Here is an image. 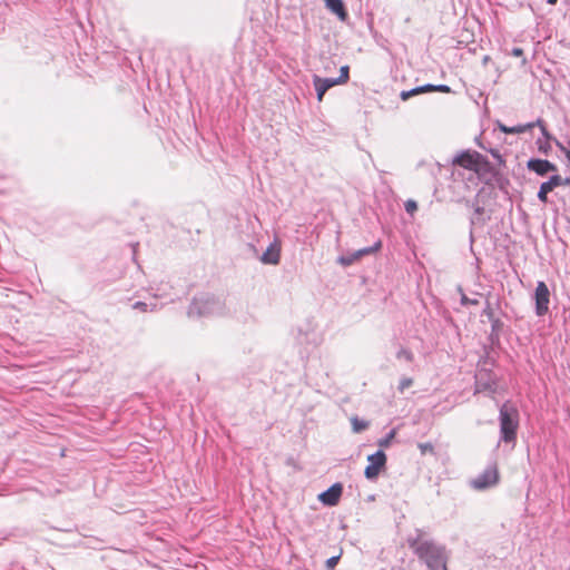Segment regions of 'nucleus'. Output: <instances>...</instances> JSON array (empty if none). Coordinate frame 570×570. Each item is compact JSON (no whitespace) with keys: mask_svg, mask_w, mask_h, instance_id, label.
<instances>
[{"mask_svg":"<svg viewBox=\"0 0 570 570\" xmlns=\"http://www.w3.org/2000/svg\"><path fill=\"white\" fill-rule=\"evenodd\" d=\"M407 544L430 570H449L445 547L431 540L424 531L416 530L414 535L407 538Z\"/></svg>","mask_w":570,"mask_h":570,"instance_id":"nucleus-1","label":"nucleus"},{"mask_svg":"<svg viewBox=\"0 0 570 570\" xmlns=\"http://www.w3.org/2000/svg\"><path fill=\"white\" fill-rule=\"evenodd\" d=\"M518 410L509 404L504 403L500 409V428L501 434L504 442H512L515 440L518 430Z\"/></svg>","mask_w":570,"mask_h":570,"instance_id":"nucleus-2","label":"nucleus"},{"mask_svg":"<svg viewBox=\"0 0 570 570\" xmlns=\"http://www.w3.org/2000/svg\"><path fill=\"white\" fill-rule=\"evenodd\" d=\"M453 165H458L464 169L480 174L489 167L488 159L480 153L466 150L459 154L453 159Z\"/></svg>","mask_w":570,"mask_h":570,"instance_id":"nucleus-3","label":"nucleus"},{"mask_svg":"<svg viewBox=\"0 0 570 570\" xmlns=\"http://www.w3.org/2000/svg\"><path fill=\"white\" fill-rule=\"evenodd\" d=\"M500 482V471L497 462L490 464L482 473L471 481V487L478 491H484L495 487Z\"/></svg>","mask_w":570,"mask_h":570,"instance_id":"nucleus-4","label":"nucleus"},{"mask_svg":"<svg viewBox=\"0 0 570 570\" xmlns=\"http://www.w3.org/2000/svg\"><path fill=\"white\" fill-rule=\"evenodd\" d=\"M535 314L543 316L549 312L550 291L544 282H538L534 291Z\"/></svg>","mask_w":570,"mask_h":570,"instance_id":"nucleus-5","label":"nucleus"},{"mask_svg":"<svg viewBox=\"0 0 570 570\" xmlns=\"http://www.w3.org/2000/svg\"><path fill=\"white\" fill-rule=\"evenodd\" d=\"M368 465L365 468L364 474L367 479L373 480L377 478L381 470L385 466L386 455L383 451H377L367 458Z\"/></svg>","mask_w":570,"mask_h":570,"instance_id":"nucleus-6","label":"nucleus"},{"mask_svg":"<svg viewBox=\"0 0 570 570\" xmlns=\"http://www.w3.org/2000/svg\"><path fill=\"white\" fill-rule=\"evenodd\" d=\"M443 92V94H450L452 92V89L446 85H424L416 88H413L411 90H404L400 94V97L403 101H406L413 96L426 94V92Z\"/></svg>","mask_w":570,"mask_h":570,"instance_id":"nucleus-7","label":"nucleus"},{"mask_svg":"<svg viewBox=\"0 0 570 570\" xmlns=\"http://www.w3.org/2000/svg\"><path fill=\"white\" fill-rule=\"evenodd\" d=\"M342 493H343V487L341 483H335L333 484L330 489H327L326 491L322 492L320 495H318V500L325 504V505H328V507H334L338 503L341 497H342Z\"/></svg>","mask_w":570,"mask_h":570,"instance_id":"nucleus-8","label":"nucleus"},{"mask_svg":"<svg viewBox=\"0 0 570 570\" xmlns=\"http://www.w3.org/2000/svg\"><path fill=\"white\" fill-rule=\"evenodd\" d=\"M527 166L529 170L534 171L539 176L557 171V166L547 159H530Z\"/></svg>","mask_w":570,"mask_h":570,"instance_id":"nucleus-9","label":"nucleus"},{"mask_svg":"<svg viewBox=\"0 0 570 570\" xmlns=\"http://www.w3.org/2000/svg\"><path fill=\"white\" fill-rule=\"evenodd\" d=\"M315 89L317 92V100L322 101L325 92L333 86L337 85V81L335 79H322L316 77L314 79Z\"/></svg>","mask_w":570,"mask_h":570,"instance_id":"nucleus-10","label":"nucleus"},{"mask_svg":"<svg viewBox=\"0 0 570 570\" xmlns=\"http://www.w3.org/2000/svg\"><path fill=\"white\" fill-rule=\"evenodd\" d=\"M328 10L335 13L341 20H345L347 12L342 0H324Z\"/></svg>","mask_w":570,"mask_h":570,"instance_id":"nucleus-11","label":"nucleus"},{"mask_svg":"<svg viewBox=\"0 0 570 570\" xmlns=\"http://www.w3.org/2000/svg\"><path fill=\"white\" fill-rule=\"evenodd\" d=\"M541 185L546 190H548V193H551L554 188L559 186L570 185V179L562 178L560 175H553L550 177L548 181H544Z\"/></svg>","mask_w":570,"mask_h":570,"instance_id":"nucleus-12","label":"nucleus"},{"mask_svg":"<svg viewBox=\"0 0 570 570\" xmlns=\"http://www.w3.org/2000/svg\"><path fill=\"white\" fill-rule=\"evenodd\" d=\"M535 127V124H525V125H518L514 127H508L505 125H499V129L504 134H522L528 130H531Z\"/></svg>","mask_w":570,"mask_h":570,"instance_id":"nucleus-13","label":"nucleus"},{"mask_svg":"<svg viewBox=\"0 0 570 570\" xmlns=\"http://www.w3.org/2000/svg\"><path fill=\"white\" fill-rule=\"evenodd\" d=\"M262 261L267 264H277L279 262V252L269 247L263 255Z\"/></svg>","mask_w":570,"mask_h":570,"instance_id":"nucleus-14","label":"nucleus"},{"mask_svg":"<svg viewBox=\"0 0 570 570\" xmlns=\"http://www.w3.org/2000/svg\"><path fill=\"white\" fill-rule=\"evenodd\" d=\"M352 428L355 433H360L368 428V422L360 420L356 416L351 419Z\"/></svg>","mask_w":570,"mask_h":570,"instance_id":"nucleus-15","label":"nucleus"},{"mask_svg":"<svg viewBox=\"0 0 570 570\" xmlns=\"http://www.w3.org/2000/svg\"><path fill=\"white\" fill-rule=\"evenodd\" d=\"M381 246H382V243H381V240H379L372 247H366V248H363V249H360V250L355 252V257H357V259H360L364 255H368V254L375 253V252H377L381 248Z\"/></svg>","mask_w":570,"mask_h":570,"instance_id":"nucleus-16","label":"nucleus"},{"mask_svg":"<svg viewBox=\"0 0 570 570\" xmlns=\"http://www.w3.org/2000/svg\"><path fill=\"white\" fill-rule=\"evenodd\" d=\"M395 430H392L384 439H381L379 441V446L380 448H387L390 446L392 440L395 438Z\"/></svg>","mask_w":570,"mask_h":570,"instance_id":"nucleus-17","label":"nucleus"},{"mask_svg":"<svg viewBox=\"0 0 570 570\" xmlns=\"http://www.w3.org/2000/svg\"><path fill=\"white\" fill-rule=\"evenodd\" d=\"M417 448L420 449V452L422 455H425L428 453L430 454H434V446L432 443L430 442H426V443H419L417 444Z\"/></svg>","mask_w":570,"mask_h":570,"instance_id":"nucleus-18","label":"nucleus"},{"mask_svg":"<svg viewBox=\"0 0 570 570\" xmlns=\"http://www.w3.org/2000/svg\"><path fill=\"white\" fill-rule=\"evenodd\" d=\"M348 72H350L348 66H343L341 68V75H340V77L337 79H335V81H337V85L338 83H345L348 80V78H350V73Z\"/></svg>","mask_w":570,"mask_h":570,"instance_id":"nucleus-19","label":"nucleus"},{"mask_svg":"<svg viewBox=\"0 0 570 570\" xmlns=\"http://www.w3.org/2000/svg\"><path fill=\"white\" fill-rule=\"evenodd\" d=\"M356 261H358V259H357V257H355V253H353L350 256H343V257L338 258L340 264L343 266H350Z\"/></svg>","mask_w":570,"mask_h":570,"instance_id":"nucleus-20","label":"nucleus"},{"mask_svg":"<svg viewBox=\"0 0 570 570\" xmlns=\"http://www.w3.org/2000/svg\"><path fill=\"white\" fill-rule=\"evenodd\" d=\"M404 207H405L406 213H409L410 215H413L417 209V204L415 200L409 199L405 202Z\"/></svg>","mask_w":570,"mask_h":570,"instance_id":"nucleus-21","label":"nucleus"},{"mask_svg":"<svg viewBox=\"0 0 570 570\" xmlns=\"http://www.w3.org/2000/svg\"><path fill=\"white\" fill-rule=\"evenodd\" d=\"M483 315H485L489 321H494L495 314H494V311L491 307L490 303H488L485 308L483 309Z\"/></svg>","mask_w":570,"mask_h":570,"instance_id":"nucleus-22","label":"nucleus"},{"mask_svg":"<svg viewBox=\"0 0 570 570\" xmlns=\"http://www.w3.org/2000/svg\"><path fill=\"white\" fill-rule=\"evenodd\" d=\"M511 55L513 57H518V58H522V65H525L527 63V59L524 57V52H523V49L522 48H514L512 51H511Z\"/></svg>","mask_w":570,"mask_h":570,"instance_id":"nucleus-23","label":"nucleus"},{"mask_svg":"<svg viewBox=\"0 0 570 570\" xmlns=\"http://www.w3.org/2000/svg\"><path fill=\"white\" fill-rule=\"evenodd\" d=\"M340 558H341V556H336V557H332V558L327 559V561H326L327 569L333 570L336 567Z\"/></svg>","mask_w":570,"mask_h":570,"instance_id":"nucleus-24","label":"nucleus"},{"mask_svg":"<svg viewBox=\"0 0 570 570\" xmlns=\"http://www.w3.org/2000/svg\"><path fill=\"white\" fill-rule=\"evenodd\" d=\"M461 303L463 305H478L479 304V301L476 298L474 299H471L469 298L465 294H462L461 295Z\"/></svg>","mask_w":570,"mask_h":570,"instance_id":"nucleus-25","label":"nucleus"},{"mask_svg":"<svg viewBox=\"0 0 570 570\" xmlns=\"http://www.w3.org/2000/svg\"><path fill=\"white\" fill-rule=\"evenodd\" d=\"M399 357H403L405 358L406 361L409 362H412L413 361V354L411 351H407V350H401L397 354Z\"/></svg>","mask_w":570,"mask_h":570,"instance_id":"nucleus-26","label":"nucleus"},{"mask_svg":"<svg viewBox=\"0 0 570 570\" xmlns=\"http://www.w3.org/2000/svg\"><path fill=\"white\" fill-rule=\"evenodd\" d=\"M548 190H546L542 185L540 186V189H539V193H538V198L542 202V203H548Z\"/></svg>","mask_w":570,"mask_h":570,"instance_id":"nucleus-27","label":"nucleus"},{"mask_svg":"<svg viewBox=\"0 0 570 570\" xmlns=\"http://www.w3.org/2000/svg\"><path fill=\"white\" fill-rule=\"evenodd\" d=\"M533 124H535V126L540 127V129H541V131H542L544 137L550 138L549 132H548V130L546 128V125H544L542 119H538Z\"/></svg>","mask_w":570,"mask_h":570,"instance_id":"nucleus-28","label":"nucleus"},{"mask_svg":"<svg viewBox=\"0 0 570 570\" xmlns=\"http://www.w3.org/2000/svg\"><path fill=\"white\" fill-rule=\"evenodd\" d=\"M413 381L412 379H403L400 382V391H404L405 389L410 387L412 385Z\"/></svg>","mask_w":570,"mask_h":570,"instance_id":"nucleus-29","label":"nucleus"},{"mask_svg":"<svg viewBox=\"0 0 570 570\" xmlns=\"http://www.w3.org/2000/svg\"><path fill=\"white\" fill-rule=\"evenodd\" d=\"M490 322L492 323L493 331L499 330L502 325L501 321L498 317H495L494 321H490Z\"/></svg>","mask_w":570,"mask_h":570,"instance_id":"nucleus-30","label":"nucleus"},{"mask_svg":"<svg viewBox=\"0 0 570 570\" xmlns=\"http://www.w3.org/2000/svg\"><path fill=\"white\" fill-rule=\"evenodd\" d=\"M557 145L564 151L567 159L570 161V149L564 148L560 142H557Z\"/></svg>","mask_w":570,"mask_h":570,"instance_id":"nucleus-31","label":"nucleus"},{"mask_svg":"<svg viewBox=\"0 0 570 570\" xmlns=\"http://www.w3.org/2000/svg\"><path fill=\"white\" fill-rule=\"evenodd\" d=\"M546 1H547L549 4H551V6H554V4L558 2V0H546Z\"/></svg>","mask_w":570,"mask_h":570,"instance_id":"nucleus-32","label":"nucleus"},{"mask_svg":"<svg viewBox=\"0 0 570 570\" xmlns=\"http://www.w3.org/2000/svg\"><path fill=\"white\" fill-rule=\"evenodd\" d=\"M136 306H139V308H142V306H146V304L137 302Z\"/></svg>","mask_w":570,"mask_h":570,"instance_id":"nucleus-33","label":"nucleus"},{"mask_svg":"<svg viewBox=\"0 0 570 570\" xmlns=\"http://www.w3.org/2000/svg\"><path fill=\"white\" fill-rule=\"evenodd\" d=\"M136 306H139V308H142V306H146V304L137 302Z\"/></svg>","mask_w":570,"mask_h":570,"instance_id":"nucleus-34","label":"nucleus"}]
</instances>
